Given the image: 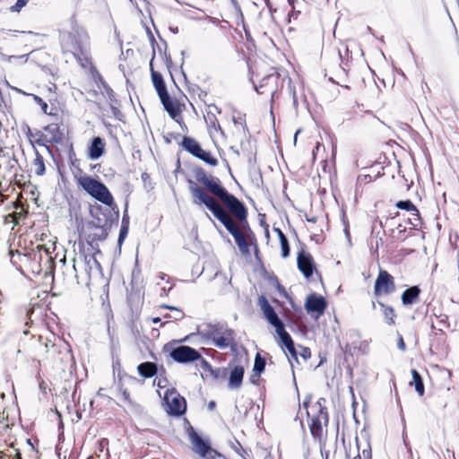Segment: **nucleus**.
Masks as SVG:
<instances>
[{
	"instance_id": "nucleus-24",
	"label": "nucleus",
	"mask_w": 459,
	"mask_h": 459,
	"mask_svg": "<svg viewBox=\"0 0 459 459\" xmlns=\"http://www.w3.org/2000/svg\"><path fill=\"white\" fill-rule=\"evenodd\" d=\"M182 148L194 157H197L203 148L200 143L192 137L184 136L181 143Z\"/></svg>"
},
{
	"instance_id": "nucleus-15",
	"label": "nucleus",
	"mask_w": 459,
	"mask_h": 459,
	"mask_svg": "<svg viewBox=\"0 0 459 459\" xmlns=\"http://www.w3.org/2000/svg\"><path fill=\"white\" fill-rule=\"evenodd\" d=\"M39 254L34 255V259H39V272H42L46 276H52L54 272V259L49 255L48 249L45 246H39Z\"/></svg>"
},
{
	"instance_id": "nucleus-33",
	"label": "nucleus",
	"mask_w": 459,
	"mask_h": 459,
	"mask_svg": "<svg viewBox=\"0 0 459 459\" xmlns=\"http://www.w3.org/2000/svg\"><path fill=\"white\" fill-rule=\"evenodd\" d=\"M265 365H266L265 359L263 358L259 353H256L255 358L253 372L262 374L264 371Z\"/></svg>"
},
{
	"instance_id": "nucleus-45",
	"label": "nucleus",
	"mask_w": 459,
	"mask_h": 459,
	"mask_svg": "<svg viewBox=\"0 0 459 459\" xmlns=\"http://www.w3.org/2000/svg\"><path fill=\"white\" fill-rule=\"evenodd\" d=\"M233 122L236 126L239 125L244 132L247 131V126L246 125L245 119L241 116L233 117Z\"/></svg>"
},
{
	"instance_id": "nucleus-4",
	"label": "nucleus",
	"mask_w": 459,
	"mask_h": 459,
	"mask_svg": "<svg viewBox=\"0 0 459 459\" xmlns=\"http://www.w3.org/2000/svg\"><path fill=\"white\" fill-rule=\"evenodd\" d=\"M78 185L91 197L103 204L111 207L114 204V198L101 181L91 177L83 176L78 179Z\"/></svg>"
},
{
	"instance_id": "nucleus-27",
	"label": "nucleus",
	"mask_w": 459,
	"mask_h": 459,
	"mask_svg": "<svg viewBox=\"0 0 459 459\" xmlns=\"http://www.w3.org/2000/svg\"><path fill=\"white\" fill-rule=\"evenodd\" d=\"M323 426H325V420H319L318 418L310 419L309 429L314 438L318 440L322 438Z\"/></svg>"
},
{
	"instance_id": "nucleus-11",
	"label": "nucleus",
	"mask_w": 459,
	"mask_h": 459,
	"mask_svg": "<svg viewBox=\"0 0 459 459\" xmlns=\"http://www.w3.org/2000/svg\"><path fill=\"white\" fill-rule=\"evenodd\" d=\"M169 356L178 363H190L201 358V354L197 350L186 345L173 348L169 352Z\"/></svg>"
},
{
	"instance_id": "nucleus-13",
	"label": "nucleus",
	"mask_w": 459,
	"mask_h": 459,
	"mask_svg": "<svg viewBox=\"0 0 459 459\" xmlns=\"http://www.w3.org/2000/svg\"><path fill=\"white\" fill-rule=\"evenodd\" d=\"M311 395H307L304 402H303V407L306 409V412L307 417L310 418H318L319 420H325V426H327L329 417L327 413V409L325 406L326 399L325 398H319L317 402L312 406L311 410L313 411L312 415L307 410L308 403H310Z\"/></svg>"
},
{
	"instance_id": "nucleus-32",
	"label": "nucleus",
	"mask_w": 459,
	"mask_h": 459,
	"mask_svg": "<svg viewBox=\"0 0 459 459\" xmlns=\"http://www.w3.org/2000/svg\"><path fill=\"white\" fill-rule=\"evenodd\" d=\"M197 159L203 160L206 164L211 166H216L218 164V160L214 158L211 152L204 151V149L201 151L199 155L196 157Z\"/></svg>"
},
{
	"instance_id": "nucleus-21",
	"label": "nucleus",
	"mask_w": 459,
	"mask_h": 459,
	"mask_svg": "<svg viewBox=\"0 0 459 459\" xmlns=\"http://www.w3.org/2000/svg\"><path fill=\"white\" fill-rule=\"evenodd\" d=\"M229 328L221 324H208L205 328L202 329L199 333L207 339L214 340L217 336H220L225 330Z\"/></svg>"
},
{
	"instance_id": "nucleus-44",
	"label": "nucleus",
	"mask_w": 459,
	"mask_h": 459,
	"mask_svg": "<svg viewBox=\"0 0 459 459\" xmlns=\"http://www.w3.org/2000/svg\"><path fill=\"white\" fill-rule=\"evenodd\" d=\"M129 228L127 226H121L119 235H118V244H122V242L125 240L127 233H128Z\"/></svg>"
},
{
	"instance_id": "nucleus-43",
	"label": "nucleus",
	"mask_w": 459,
	"mask_h": 459,
	"mask_svg": "<svg viewBox=\"0 0 459 459\" xmlns=\"http://www.w3.org/2000/svg\"><path fill=\"white\" fill-rule=\"evenodd\" d=\"M227 372L226 368H213V373H210L209 375L212 377L214 379L220 378L221 376H225Z\"/></svg>"
},
{
	"instance_id": "nucleus-23",
	"label": "nucleus",
	"mask_w": 459,
	"mask_h": 459,
	"mask_svg": "<svg viewBox=\"0 0 459 459\" xmlns=\"http://www.w3.org/2000/svg\"><path fill=\"white\" fill-rule=\"evenodd\" d=\"M281 342V343L285 346L290 357L298 361V348L295 347L294 342L290 336V334L285 330L281 333L277 334Z\"/></svg>"
},
{
	"instance_id": "nucleus-5",
	"label": "nucleus",
	"mask_w": 459,
	"mask_h": 459,
	"mask_svg": "<svg viewBox=\"0 0 459 459\" xmlns=\"http://www.w3.org/2000/svg\"><path fill=\"white\" fill-rule=\"evenodd\" d=\"M90 214L93 219L90 222L92 228L112 227L114 222L118 221V208L115 204L109 208H103L99 204L92 205L90 208Z\"/></svg>"
},
{
	"instance_id": "nucleus-34",
	"label": "nucleus",
	"mask_w": 459,
	"mask_h": 459,
	"mask_svg": "<svg viewBox=\"0 0 459 459\" xmlns=\"http://www.w3.org/2000/svg\"><path fill=\"white\" fill-rule=\"evenodd\" d=\"M395 206L401 210L418 212L417 207L413 204V203L411 200L398 201L396 203Z\"/></svg>"
},
{
	"instance_id": "nucleus-20",
	"label": "nucleus",
	"mask_w": 459,
	"mask_h": 459,
	"mask_svg": "<svg viewBox=\"0 0 459 459\" xmlns=\"http://www.w3.org/2000/svg\"><path fill=\"white\" fill-rule=\"evenodd\" d=\"M164 109L169 113L171 118L176 119L180 115V111L173 100L170 98L168 91L159 95Z\"/></svg>"
},
{
	"instance_id": "nucleus-53",
	"label": "nucleus",
	"mask_w": 459,
	"mask_h": 459,
	"mask_svg": "<svg viewBox=\"0 0 459 459\" xmlns=\"http://www.w3.org/2000/svg\"><path fill=\"white\" fill-rule=\"evenodd\" d=\"M439 323L443 325H445L446 327H448L449 326V323H448V320H447V316H445L444 318H441Z\"/></svg>"
},
{
	"instance_id": "nucleus-58",
	"label": "nucleus",
	"mask_w": 459,
	"mask_h": 459,
	"mask_svg": "<svg viewBox=\"0 0 459 459\" xmlns=\"http://www.w3.org/2000/svg\"><path fill=\"white\" fill-rule=\"evenodd\" d=\"M210 108H213L216 112L221 113V109L216 105H211Z\"/></svg>"
},
{
	"instance_id": "nucleus-6",
	"label": "nucleus",
	"mask_w": 459,
	"mask_h": 459,
	"mask_svg": "<svg viewBox=\"0 0 459 459\" xmlns=\"http://www.w3.org/2000/svg\"><path fill=\"white\" fill-rule=\"evenodd\" d=\"M73 263V268L76 273L84 272L89 278H91L92 274H97L100 272V264L97 261L94 254L80 252L75 255Z\"/></svg>"
},
{
	"instance_id": "nucleus-1",
	"label": "nucleus",
	"mask_w": 459,
	"mask_h": 459,
	"mask_svg": "<svg viewBox=\"0 0 459 459\" xmlns=\"http://www.w3.org/2000/svg\"><path fill=\"white\" fill-rule=\"evenodd\" d=\"M196 181L202 184L207 192L195 181L189 179L188 186L194 204H204L212 215L232 235L240 252L243 255L250 253L249 246L239 227L233 218L243 226L244 231L251 233L247 223V210L244 203L230 194L222 185L221 180L212 175H207L203 168L194 170Z\"/></svg>"
},
{
	"instance_id": "nucleus-62",
	"label": "nucleus",
	"mask_w": 459,
	"mask_h": 459,
	"mask_svg": "<svg viewBox=\"0 0 459 459\" xmlns=\"http://www.w3.org/2000/svg\"><path fill=\"white\" fill-rule=\"evenodd\" d=\"M123 395L125 396L126 399L129 397V394L126 391L123 393Z\"/></svg>"
},
{
	"instance_id": "nucleus-63",
	"label": "nucleus",
	"mask_w": 459,
	"mask_h": 459,
	"mask_svg": "<svg viewBox=\"0 0 459 459\" xmlns=\"http://www.w3.org/2000/svg\"><path fill=\"white\" fill-rule=\"evenodd\" d=\"M22 333L24 335H28L30 332L28 329H24Z\"/></svg>"
},
{
	"instance_id": "nucleus-26",
	"label": "nucleus",
	"mask_w": 459,
	"mask_h": 459,
	"mask_svg": "<svg viewBox=\"0 0 459 459\" xmlns=\"http://www.w3.org/2000/svg\"><path fill=\"white\" fill-rule=\"evenodd\" d=\"M94 229L96 231L93 233H90L87 238V241L91 247H93V245L95 243L97 244V242L106 239L111 227L94 228Z\"/></svg>"
},
{
	"instance_id": "nucleus-18",
	"label": "nucleus",
	"mask_w": 459,
	"mask_h": 459,
	"mask_svg": "<svg viewBox=\"0 0 459 459\" xmlns=\"http://www.w3.org/2000/svg\"><path fill=\"white\" fill-rule=\"evenodd\" d=\"M420 289L419 286L414 285L407 288L401 296V300L403 306H411L418 302L420 295Z\"/></svg>"
},
{
	"instance_id": "nucleus-64",
	"label": "nucleus",
	"mask_w": 459,
	"mask_h": 459,
	"mask_svg": "<svg viewBox=\"0 0 459 459\" xmlns=\"http://www.w3.org/2000/svg\"><path fill=\"white\" fill-rule=\"evenodd\" d=\"M356 459H363L360 455V454H358V455L356 456Z\"/></svg>"
},
{
	"instance_id": "nucleus-51",
	"label": "nucleus",
	"mask_w": 459,
	"mask_h": 459,
	"mask_svg": "<svg viewBox=\"0 0 459 459\" xmlns=\"http://www.w3.org/2000/svg\"><path fill=\"white\" fill-rule=\"evenodd\" d=\"M34 312H35L34 310L27 312V316H29V321H27L25 323V326H30L33 324L34 320L32 319V316L34 315Z\"/></svg>"
},
{
	"instance_id": "nucleus-12",
	"label": "nucleus",
	"mask_w": 459,
	"mask_h": 459,
	"mask_svg": "<svg viewBox=\"0 0 459 459\" xmlns=\"http://www.w3.org/2000/svg\"><path fill=\"white\" fill-rule=\"evenodd\" d=\"M44 131L50 134V138L48 139L46 134L38 132L39 139L36 141L37 144L45 146L49 151V148L47 146L48 143H61L63 142L64 134L60 130L58 124H49L44 127Z\"/></svg>"
},
{
	"instance_id": "nucleus-42",
	"label": "nucleus",
	"mask_w": 459,
	"mask_h": 459,
	"mask_svg": "<svg viewBox=\"0 0 459 459\" xmlns=\"http://www.w3.org/2000/svg\"><path fill=\"white\" fill-rule=\"evenodd\" d=\"M29 0H17L15 4L10 7L11 12L18 13L28 4Z\"/></svg>"
},
{
	"instance_id": "nucleus-50",
	"label": "nucleus",
	"mask_w": 459,
	"mask_h": 459,
	"mask_svg": "<svg viewBox=\"0 0 459 459\" xmlns=\"http://www.w3.org/2000/svg\"><path fill=\"white\" fill-rule=\"evenodd\" d=\"M260 376L261 374L253 372L249 377L250 382L254 385H257Z\"/></svg>"
},
{
	"instance_id": "nucleus-61",
	"label": "nucleus",
	"mask_w": 459,
	"mask_h": 459,
	"mask_svg": "<svg viewBox=\"0 0 459 459\" xmlns=\"http://www.w3.org/2000/svg\"><path fill=\"white\" fill-rule=\"evenodd\" d=\"M164 317L165 318H168V319H173V316L169 315V314H166L164 315Z\"/></svg>"
},
{
	"instance_id": "nucleus-40",
	"label": "nucleus",
	"mask_w": 459,
	"mask_h": 459,
	"mask_svg": "<svg viewBox=\"0 0 459 459\" xmlns=\"http://www.w3.org/2000/svg\"><path fill=\"white\" fill-rule=\"evenodd\" d=\"M100 80L101 82V84L103 86V89L105 90L108 99L110 101H116V98H115V94H114V91L113 90L108 86V84L102 80L101 77H100Z\"/></svg>"
},
{
	"instance_id": "nucleus-28",
	"label": "nucleus",
	"mask_w": 459,
	"mask_h": 459,
	"mask_svg": "<svg viewBox=\"0 0 459 459\" xmlns=\"http://www.w3.org/2000/svg\"><path fill=\"white\" fill-rule=\"evenodd\" d=\"M150 65L151 68H152V60L151 61ZM152 80L158 95L167 91L162 75L153 69H152Z\"/></svg>"
},
{
	"instance_id": "nucleus-59",
	"label": "nucleus",
	"mask_w": 459,
	"mask_h": 459,
	"mask_svg": "<svg viewBox=\"0 0 459 459\" xmlns=\"http://www.w3.org/2000/svg\"><path fill=\"white\" fill-rule=\"evenodd\" d=\"M266 6L269 8L270 11H272V4L270 0H264Z\"/></svg>"
},
{
	"instance_id": "nucleus-22",
	"label": "nucleus",
	"mask_w": 459,
	"mask_h": 459,
	"mask_svg": "<svg viewBox=\"0 0 459 459\" xmlns=\"http://www.w3.org/2000/svg\"><path fill=\"white\" fill-rule=\"evenodd\" d=\"M234 332L231 329L225 330L223 333L212 340V344L220 349H226L234 343Z\"/></svg>"
},
{
	"instance_id": "nucleus-55",
	"label": "nucleus",
	"mask_w": 459,
	"mask_h": 459,
	"mask_svg": "<svg viewBox=\"0 0 459 459\" xmlns=\"http://www.w3.org/2000/svg\"><path fill=\"white\" fill-rule=\"evenodd\" d=\"M207 407H208L209 411H212L216 407V403L214 401H211V402H209Z\"/></svg>"
},
{
	"instance_id": "nucleus-30",
	"label": "nucleus",
	"mask_w": 459,
	"mask_h": 459,
	"mask_svg": "<svg viewBox=\"0 0 459 459\" xmlns=\"http://www.w3.org/2000/svg\"><path fill=\"white\" fill-rule=\"evenodd\" d=\"M412 380L415 385V391L420 396H422L425 392L424 384L420 374L416 369H411Z\"/></svg>"
},
{
	"instance_id": "nucleus-2",
	"label": "nucleus",
	"mask_w": 459,
	"mask_h": 459,
	"mask_svg": "<svg viewBox=\"0 0 459 459\" xmlns=\"http://www.w3.org/2000/svg\"><path fill=\"white\" fill-rule=\"evenodd\" d=\"M60 44L63 51L71 54L82 68L92 67L90 38L82 27L72 22L71 30L60 33Z\"/></svg>"
},
{
	"instance_id": "nucleus-60",
	"label": "nucleus",
	"mask_w": 459,
	"mask_h": 459,
	"mask_svg": "<svg viewBox=\"0 0 459 459\" xmlns=\"http://www.w3.org/2000/svg\"><path fill=\"white\" fill-rule=\"evenodd\" d=\"M152 322H153L154 324H158V323H160V317H154V318H152Z\"/></svg>"
},
{
	"instance_id": "nucleus-35",
	"label": "nucleus",
	"mask_w": 459,
	"mask_h": 459,
	"mask_svg": "<svg viewBox=\"0 0 459 459\" xmlns=\"http://www.w3.org/2000/svg\"><path fill=\"white\" fill-rule=\"evenodd\" d=\"M204 118L210 126L213 127L214 129H217V128L221 129L218 120H217L215 115L212 113V111H211V110L208 111L206 116L204 117Z\"/></svg>"
},
{
	"instance_id": "nucleus-10",
	"label": "nucleus",
	"mask_w": 459,
	"mask_h": 459,
	"mask_svg": "<svg viewBox=\"0 0 459 459\" xmlns=\"http://www.w3.org/2000/svg\"><path fill=\"white\" fill-rule=\"evenodd\" d=\"M395 290L394 277L386 271L380 270L374 285V295H389Z\"/></svg>"
},
{
	"instance_id": "nucleus-36",
	"label": "nucleus",
	"mask_w": 459,
	"mask_h": 459,
	"mask_svg": "<svg viewBox=\"0 0 459 459\" xmlns=\"http://www.w3.org/2000/svg\"><path fill=\"white\" fill-rule=\"evenodd\" d=\"M281 243V256L283 258H286L290 255V244L287 238H281L280 240Z\"/></svg>"
},
{
	"instance_id": "nucleus-16",
	"label": "nucleus",
	"mask_w": 459,
	"mask_h": 459,
	"mask_svg": "<svg viewBox=\"0 0 459 459\" xmlns=\"http://www.w3.org/2000/svg\"><path fill=\"white\" fill-rule=\"evenodd\" d=\"M297 264L299 270L307 278H310L316 270L315 263L312 255L309 253L300 250L298 253Z\"/></svg>"
},
{
	"instance_id": "nucleus-8",
	"label": "nucleus",
	"mask_w": 459,
	"mask_h": 459,
	"mask_svg": "<svg viewBox=\"0 0 459 459\" xmlns=\"http://www.w3.org/2000/svg\"><path fill=\"white\" fill-rule=\"evenodd\" d=\"M189 439L194 445V451L204 459H215L217 456L221 457V455L216 450L212 449L210 444L204 440L191 427L189 430Z\"/></svg>"
},
{
	"instance_id": "nucleus-56",
	"label": "nucleus",
	"mask_w": 459,
	"mask_h": 459,
	"mask_svg": "<svg viewBox=\"0 0 459 459\" xmlns=\"http://www.w3.org/2000/svg\"><path fill=\"white\" fill-rule=\"evenodd\" d=\"M110 108H111L112 113L115 117H117V115L121 113L117 108H116L114 106H111Z\"/></svg>"
},
{
	"instance_id": "nucleus-17",
	"label": "nucleus",
	"mask_w": 459,
	"mask_h": 459,
	"mask_svg": "<svg viewBox=\"0 0 459 459\" xmlns=\"http://www.w3.org/2000/svg\"><path fill=\"white\" fill-rule=\"evenodd\" d=\"M105 151V143L102 138L96 136L92 139L91 143L88 150V157L91 160H96L100 158Z\"/></svg>"
},
{
	"instance_id": "nucleus-7",
	"label": "nucleus",
	"mask_w": 459,
	"mask_h": 459,
	"mask_svg": "<svg viewBox=\"0 0 459 459\" xmlns=\"http://www.w3.org/2000/svg\"><path fill=\"white\" fill-rule=\"evenodd\" d=\"M165 411L169 415L179 417L186 412V403L176 389H168L164 395Z\"/></svg>"
},
{
	"instance_id": "nucleus-14",
	"label": "nucleus",
	"mask_w": 459,
	"mask_h": 459,
	"mask_svg": "<svg viewBox=\"0 0 459 459\" xmlns=\"http://www.w3.org/2000/svg\"><path fill=\"white\" fill-rule=\"evenodd\" d=\"M327 307L325 299L315 293L307 296L305 303V308L308 314L313 315L315 318H318L325 313Z\"/></svg>"
},
{
	"instance_id": "nucleus-39",
	"label": "nucleus",
	"mask_w": 459,
	"mask_h": 459,
	"mask_svg": "<svg viewBox=\"0 0 459 459\" xmlns=\"http://www.w3.org/2000/svg\"><path fill=\"white\" fill-rule=\"evenodd\" d=\"M161 307L175 311V315L173 316V320H180L184 317V313L178 307L168 306V305H162Z\"/></svg>"
},
{
	"instance_id": "nucleus-52",
	"label": "nucleus",
	"mask_w": 459,
	"mask_h": 459,
	"mask_svg": "<svg viewBox=\"0 0 459 459\" xmlns=\"http://www.w3.org/2000/svg\"><path fill=\"white\" fill-rule=\"evenodd\" d=\"M379 232L377 233L376 249L377 250L379 244L383 243L382 237H378Z\"/></svg>"
},
{
	"instance_id": "nucleus-31",
	"label": "nucleus",
	"mask_w": 459,
	"mask_h": 459,
	"mask_svg": "<svg viewBox=\"0 0 459 459\" xmlns=\"http://www.w3.org/2000/svg\"><path fill=\"white\" fill-rule=\"evenodd\" d=\"M33 165L35 167V173L38 176H42L45 173V163L43 157L39 154L38 151H36V157L33 161Z\"/></svg>"
},
{
	"instance_id": "nucleus-3",
	"label": "nucleus",
	"mask_w": 459,
	"mask_h": 459,
	"mask_svg": "<svg viewBox=\"0 0 459 459\" xmlns=\"http://www.w3.org/2000/svg\"><path fill=\"white\" fill-rule=\"evenodd\" d=\"M31 346L35 350V356L54 365L67 363L72 359L69 344L53 333L37 337L32 335Z\"/></svg>"
},
{
	"instance_id": "nucleus-29",
	"label": "nucleus",
	"mask_w": 459,
	"mask_h": 459,
	"mask_svg": "<svg viewBox=\"0 0 459 459\" xmlns=\"http://www.w3.org/2000/svg\"><path fill=\"white\" fill-rule=\"evenodd\" d=\"M378 306L381 307L382 309V314L384 316V318H385V323L388 325H394V318L396 317V314L394 312V309L389 306V305H386L381 301H378L377 302Z\"/></svg>"
},
{
	"instance_id": "nucleus-47",
	"label": "nucleus",
	"mask_w": 459,
	"mask_h": 459,
	"mask_svg": "<svg viewBox=\"0 0 459 459\" xmlns=\"http://www.w3.org/2000/svg\"><path fill=\"white\" fill-rule=\"evenodd\" d=\"M397 336H398L397 347L400 351H404L406 350V345L403 341V338L399 333H397Z\"/></svg>"
},
{
	"instance_id": "nucleus-54",
	"label": "nucleus",
	"mask_w": 459,
	"mask_h": 459,
	"mask_svg": "<svg viewBox=\"0 0 459 459\" xmlns=\"http://www.w3.org/2000/svg\"><path fill=\"white\" fill-rule=\"evenodd\" d=\"M274 230L276 231L280 240L281 239V238H287L280 229H274Z\"/></svg>"
},
{
	"instance_id": "nucleus-19",
	"label": "nucleus",
	"mask_w": 459,
	"mask_h": 459,
	"mask_svg": "<svg viewBox=\"0 0 459 459\" xmlns=\"http://www.w3.org/2000/svg\"><path fill=\"white\" fill-rule=\"evenodd\" d=\"M245 369L243 366H235L230 374L228 386L230 389H238L243 381Z\"/></svg>"
},
{
	"instance_id": "nucleus-57",
	"label": "nucleus",
	"mask_w": 459,
	"mask_h": 459,
	"mask_svg": "<svg viewBox=\"0 0 459 459\" xmlns=\"http://www.w3.org/2000/svg\"><path fill=\"white\" fill-rule=\"evenodd\" d=\"M199 91H200L199 98H202L203 96L204 97L207 96V92L205 91H203L201 89H199Z\"/></svg>"
},
{
	"instance_id": "nucleus-25",
	"label": "nucleus",
	"mask_w": 459,
	"mask_h": 459,
	"mask_svg": "<svg viewBox=\"0 0 459 459\" xmlns=\"http://www.w3.org/2000/svg\"><path fill=\"white\" fill-rule=\"evenodd\" d=\"M137 371L141 377L150 378L157 374L158 367L154 362L146 361L138 365Z\"/></svg>"
},
{
	"instance_id": "nucleus-48",
	"label": "nucleus",
	"mask_w": 459,
	"mask_h": 459,
	"mask_svg": "<svg viewBox=\"0 0 459 459\" xmlns=\"http://www.w3.org/2000/svg\"><path fill=\"white\" fill-rule=\"evenodd\" d=\"M121 226H127L129 228V216L127 214V204L124 211Z\"/></svg>"
},
{
	"instance_id": "nucleus-37",
	"label": "nucleus",
	"mask_w": 459,
	"mask_h": 459,
	"mask_svg": "<svg viewBox=\"0 0 459 459\" xmlns=\"http://www.w3.org/2000/svg\"><path fill=\"white\" fill-rule=\"evenodd\" d=\"M198 360H200L201 369L206 376L209 375L210 373H213V368L205 359H204L201 356V358Z\"/></svg>"
},
{
	"instance_id": "nucleus-41",
	"label": "nucleus",
	"mask_w": 459,
	"mask_h": 459,
	"mask_svg": "<svg viewBox=\"0 0 459 459\" xmlns=\"http://www.w3.org/2000/svg\"><path fill=\"white\" fill-rule=\"evenodd\" d=\"M33 100L37 104H39L40 106L41 110L43 111L44 114H49V115L51 114V112L48 111V105L40 97H39L37 95H33Z\"/></svg>"
},
{
	"instance_id": "nucleus-9",
	"label": "nucleus",
	"mask_w": 459,
	"mask_h": 459,
	"mask_svg": "<svg viewBox=\"0 0 459 459\" xmlns=\"http://www.w3.org/2000/svg\"><path fill=\"white\" fill-rule=\"evenodd\" d=\"M258 304L260 308L270 325H272L275 328V332L277 334L285 331V325L282 320L279 317L274 308L267 299L264 296H260L258 299Z\"/></svg>"
},
{
	"instance_id": "nucleus-49",
	"label": "nucleus",
	"mask_w": 459,
	"mask_h": 459,
	"mask_svg": "<svg viewBox=\"0 0 459 459\" xmlns=\"http://www.w3.org/2000/svg\"><path fill=\"white\" fill-rule=\"evenodd\" d=\"M363 459H371V448L368 446V448H364L361 453H359Z\"/></svg>"
},
{
	"instance_id": "nucleus-38",
	"label": "nucleus",
	"mask_w": 459,
	"mask_h": 459,
	"mask_svg": "<svg viewBox=\"0 0 459 459\" xmlns=\"http://www.w3.org/2000/svg\"><path fill=\"white\" fill-rule=\"evenodd\" d=\"M298 349V357L300 356L304 360H307L311 357V351L309 348L299 345Z\"/></svg>"
},
{
	"instance_id": "nucleus-46",
	"label": "nucleus",
	"mask_w": 459,
	"mask_h": 459,
	"mask_svg": "<svg viewBox=\"0 0 459 459\" xmlns=\"http://www.w3.org/2000/svg\"><path fill=\"white\" fill-rule=\"evenodd\" d=\"M420 212H412V218L410 219V223L415 228L420 224Z\"/></svg>"
}]
</instances>
